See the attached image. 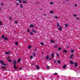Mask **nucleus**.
<instances>
[{"label": "nucleus", "instance_id": "47", "mask_svg": "<svg viewBox=\"0 0 80 80\" xmlns=\"http://www.w3.org/2000/svg\"><path fill=\"white\" fill-rule=\"evenodd\" d=\"M55 18H56V19H57V18H58V17H57V16H55Z\"/></svg>", "mask_w": 80, "mask_h": 80}, {"label": "nucleus", "instance_id": "24", "mask_svg": "<svg viewBox=\"0 0 80 80\" xmlns=\"http://www.w3.org/2000/svg\"><path fill=\"white\" fill-rule=\"evenodd\" d=\"M8 62H12V60L10 59L9 60H8Z\"/></svg>", "mask_w": 80, "mask_h": 80}, {"label": "nucleus", "instance_id": "7", "mask_svg": "<svg viewBox=\"0 0 80 80\" xmlns=\"http://www.w3.org/2000/svg\"><path fill=\"white\" fill-rule=\"evenodd\" d=\"M11 53V52L10 51H8V52H5V53L6 55H8L9 54V53Z\"/></svg>", "mask_w": 80, "mask_h": 80}, {"label": "nucleus", "instance_id": "29", "mask_svg": "<svg viewBox=\"0 0 80 80\" xmlns=\"http://www.w3.org/2000/svg\"><path fill=\"white\" fill-rule=\"evenodd\" d=\"M65 27H68V24H65Z\"/></svg>", "mask_w": 80, "mask_h": 80}, {"label": "nucleus", "instance_id": "35", "mask_svg": "<svg viewBox=\"0 0 80 80\" xmlns=\"http://www.w3.org/2000/svg\"><path fill=\"white\" fill-rule=\"evenodd\" d=\"M5 37V36H4V35H2V38H4Z\"/></svg>", "mask_w": 80, "mask_h": 80}, {"label": "nucleus", "instance_id": "20", "mask_svg": "<svg viewBox=\"0 0 80 80\" xmlns=\"http://www.w3.org/2000/svg\"><path fill=\"white\" fill-rule=\"evenodd\" d=\"M18 62H20V61H21V58H19L18 59Z\"/></svg>", "mask_w": 80, "mask_h": 80}, {"label": "nucleus", "instance_id": "14", "mask_svg": "<svg viewBox=\"0 0 80 80\" xmlns=\"http://www.w3.org/2000/svg\"><path fill=\"white\" fill-rule=\"evenodd\" d=\"M63 52L64 53H68V51L67 50H63Z\"/></svg>", "mask_w": 80, "mask_h": 80}, {"label": "nucleus", "instance_id": "13", "mask_svg": "<svg viewBox=\"0 0 80 80\" xmlns=\"http://www.w3.org/2000/svg\"><path fill=\"white\" fill-rule=\"evenodd\" d=\"M62 28L61 27H60L59 29V30H60V31H61V30H62Z\"/></svg>", "mask_w": 80, "mask_h": 80}, {"label": "nucleus", "instance_id": "34", "mask_svg": "<svg viewBox=\"0 0 80 80\" xmlns=\"http://www.w3.org/2000/svg\"><path fill=\"white\" fill-rule=\"evenodd\" d=\"M15 23L17 24V23H18V22L17 21H16L15 22Z\"/></svg>", "mask_w": 80, "mask_h": 80}, {"label": "nucleus", "instance_id": "40", "mask_svg": "<svg viewBox=\"0 0 80 80\" xmlns=\"http://www.w3.org/2000/svg\"><path fill=\"white\" fill-rule=\"evenodd\" d=\"M27 32H30V30H29V29H28V30H27Z\"/></svg>", "mask_w": 80, "mask_h": 80}, {"label": "nucleus", "instance_id": "56", "mask_svg": "<svg viewBox=\"0 0 80 80\" xmlns=\"http://www.w3.org/2000/svg\"><path fill=\"white\" fill-rule=\"evenodd\" d=\"M42 54H43V52H42Z\"/></svg>", "mask_w": 80, "mask_h": 80}, {"label": "nucleus", "instance_id": "54", "mask_svg": "<svg viewBox=\"0 0 80 80\" xmlns=\"http://www.w3.org/2000/svg\"><path fill=\"white\" fill-rule=\"evenodd\" d=\"M22 68H20V69H19L20 70H22Z\"/></svg>", "mask_w": 80, "mask_h": 80}, {"label": "nucleus", "instance_id": "15", "mask_svg": "<svg viewBox=\"0 0 80 80\" xmlns=\"http://www.w3.org/2000/svg\"><path fill=\"white\" fill-rule=\"evenodd\" d=\"M70 62L71 63V65H72V64H73V63H74V62H73L71 61H70Z\"/></svg>", "mask_w": 80, "mask_h": 80}, {"label": "nucleus", "instance_id": "55", "mask_svg": "<svg viewBox=\"0 0 80 80\" xmlns=\"http://www.w3.org/2000/svg\"><path fill=\"white\" fill-rule=\"evenodd\" d=\"M46 14H44V16H46Z\"/></svg>", "mask_w": 80, "mask_h": 80}, {"label": "nucleus", "instance_id": "25", "mask_svg": "<svg viewBox=\"0 0 80 80\" xmlns=\"http://www.w3.org/2000/svg\"><path fill=\"white\" fill-rule=\"evenodd\" d=\"M30 58L31 59H32L33 58V56H30Z\"/></svg>", "mask_w": 80, "mask_h": 80}, {"label": "nucleus", "instance_id": "51", "mask_svg": "<svg viewBox=\"0 0 80 80\" xmlns=\"http://www.w3.org/2000/svg\"><path fill=\"white\" fill-rule=\"evenodd\" d=\"M2 25V22H0V25Z\"/></svg>", "mask_w": 80, "mask_h": 80}, {"label": "nucleus", "instance_id": "62", "mask_svg": "<svg viewBox=\"0 0 80 80\" xmlns=\"http://www.w3.org/2000/svg\"><path fill=\"white\" fill-rule=\"evenodd\" d=\"M67 1L68 2L69 1V0H67Z\"/></svg>", "mask_w": 80, "mask_h": 80}, {"label": "nucleus", "instance_id": "9", "mask_svg": "<svg viewBox=\"0 0 80 80\" xmlns=\"http://www.w3.org/2000/svg\"><path fill=\"white\" fill-rule=\"evenodd\" d=\"M1 68H2V69H3V70H4L5 69V66H2Z\"/></svg>", "mask_w": 80, "mask_h": 80}, {"label": "nucleus", "instance_id": "50", "mask_svg": "<svg viewBox=\"0 0 80 80\" xmlns=\"http://www.w3.org/2000/svg\"><path fill=\"white\" fill-rule=\"evenodd\" d=\"M9 58H10V57H9V56H8V57L7 59H9Z\"/></svg>", "mask_w": 80, "mask_h": 80}, {"label": "nucleus", "instance_id": "37", "mask_svg": "<svg viewBox=\"0 0 80 80\" xmlns=\"http://www.w3.org/2000/svg\"><path fill=\"white\" fill-rule=\"evenodd\" d=\"M54 75H57L58 74L57 73H55L54 74Z\"/></svg>", "mask_w": 80, "mask_h": 80}, {"label": "nucleus", "instance_id": "27", "mask_svg": "<svg viewBox=\"0 0 80 80\" xmlns=\"http://www.w3.org/2000/svg\"><path fill=\"white\" fill-rule=\"evenodd\" d=\"M57 62L58 63H60V60H58Z\"/></svg>", "mask_w": 80, "mask_h": 80}, {"label": "nucleus", "instance_id": "57", "mask_svg": "<svg viewBox=\"0 0 80 80\" xmlns=\"http://www.w3.org/2000/svg\"><path fill=\"white\" fill-rule=\"evenodd\" d=\"M75 6H77V4H75Z\"/></svg>", "mask_w": 80, "mask_h": 80}, {"label": "nucleus", "instance_id": "1", "mask_svg": "<svg viewBox=\"0 0 80 80\" xmlns=\"http://www.w3.org/2000/svg\"><path fill=\"white\" fill-rule=\"evenodd\" d=\"M0 63H1L2 65H7V64H4L3 63V61H0Z\"/></svg>", "mask_w": 80, "mask_h": 80}, {"label": "nucleus", "instance_id": "43", "mask_svg": "<svg viewBox=\"0 0 80 80\" xmlns=\"http://www.w3.org/2000/svg\"><path fill=\"white\" fill-rule=\"evenodd\" d=\"M66 48H69V46H68L67 47H66Z\"/></svg>", "mask_w": 80, "mask_h": 80}, {"label": "nucleus", "instance_id": "53", "mask_svg": "<svg viewBox=\"0 0 80 80\" xmlns=\"http://www.w3.org/2000/svg\"><path fill=\"white\" fill-rule=\"evenodd\" d=\"M1 5H3V3H1Z\"/></svg>", "mask_w": 80, "mask_h": 80}, {"label": "nucleus", "instance_id": "33", "mask_svg": "<svg viewBox=\"0 0 80 80\" xmlns=\"http://www.w3.org/2000/svg\"><path fill=\"white\" fill-rule=\"evenodd\" d=\"M56 55H57V56H58H58H59V54L58 53H56Z\"/></svg>", "mask_w": 80, "mask_h": 80}, {"label": "nucleus", "instance_id": "10", "mask_svg": "<svg viewBox=\"0 0 80 80\" xmlns=\"http://www.w3.org/2000/svg\"><path fill=\"white\" fill-rule=\"evenodd\" d=\"M34 27V25L33 24H31L30 26V27L32 28L33 27Z\"/></svg>", "mask_w": 80, "mask_h": 80}, {"label": "nucleus", "instance_id": "38", "mask_svg": "<svg viewBox=\"0 0 80 80\" xmlns=\"http://www.w3.org/2000/svg\"><path fill=\"white\" fill-rule=\"evenodd\" d=\"M41 44L42 45H44V44H43V42H41Z\"/></svg>", "mask_w": 80, "mask_h": 80}, {"label": "nucleus", "instance_id": "32", "mask_svg": "<svg viewBox=\"0 0 80 80\" xmlns=\"http://www.w3.org/2000/svg\"><path fill=\"white\" fill-rule=\"evenodd\" d=\"M74 50H71V52L72 53H73V52H74Z\"/></svg>", "mask_w": 80, "mask_h": 80}, {"label": "nucleus", "instance_id": "44", "mask_svg": "<svg viewBox=\"0 0 80 80\" xmlns=\"http://www.w3.org/2000/svg\"><path fill=\"white\" fill-rule=\"evenodd\" d=\"M50 13H53V12L52 11H51L50 12Z\"/></svg>", "mask_w": 80, "mask_h": 80}, {"label": "nucleus", "instance_id": "49", "mask_svg": "<svg viewBox=\"0 0 80 80\" xmlns=\"http://www.w3.org/2000/svg\"><path fill=\"white\" fill-rule=\"evenodd\" d=\"M9 19L10 20H11L12 19V17H9Z\"/></svg>", "mask_w": 80, "mask_h": 80}, {"label": "nucleus", "instance_id": "52", "mask_svg": "<svg viewBox=\"0 0 80 80\" xmlns=\"http://www.w3.org/2000/svg\"><path fill=\"white\" fill-rule=\"evenodd\" d=\"M19 4H18V3H16V5H18Z\"/></svg>", "mask_w": 80, "mask_h": 80}, {"label": "nucleus", "instance_id": "16", "mask_svg": "<svg viewBox=\"0 0 80 80\" xmlns=\"http://www.w3.org/2000/svg\"><path fill=\"white\" fill-rule=\"evenodd\" d=\"M51 56L52 57V58H53V57H54V53H53L52 54Z\"/></svg>", "mask_w": 80, "mask_h": 80}, {"label": "nucleus", "instance_id": "21", "mask_svg": "<svg viewBox=\"0 0 80 80\" xmlns=\"http://www.w3.org/2000/svg\"><path fill=\"white\" fill-rule=\"evenodd\" d=\"M32 31L33 32H34V33H36L37 32V31H35L34 30L32 29Z\"/></svg>", "mask_w": 80, "mask_h": 80}, {"label": "nucleus", "instance_id": "6", "mask_svg": "<svg viewBox=\"0 0 80 80\" xmlns=\"http://www.w3.org/2000/svg\"><path fill=\"white\" fill-rule=\"evenodd\" d=\"M36 68L38 70H39L40 68V67H39V66L37 65H36Z\"/></svg>", "mask_w": 80, "mask_h": 80}, {"label": "nucleus", "instance_id": "5", "mask_svg": "<svg viewBox=\"0 0 80 80\" xmlns=\"http://www.w3.org/2000/svg\"><path fill=\"white\" fill-rule=\"evenodd\" d=\"M66 67H67V66L66 64H65L62 67V68L64 69H65V68H66Z\"/></svg>", "mask_w": 80, "mask_h": 80}, {"label": "nucleus", "instance_id": "19", "mask_svg": "<svg viewBox=\"0 0 80 80\" xmlns=\"http://www.w3.org/2000/svg\"><path fill=\"white\" fill-rule=\"evenodd\" d=\"M20 7H21V8H23V5H22V4H20Z\"/></svg>", "mask_w": 80, "mask_h": 80}, {"label": "nucleus", "instance_id": "64", "mask_svg": "<svg viewBox=\"0 0 80 80\" xmlns=\"http://www.w3.org/2000/svg\"><path fill=\"white\" fill-rule=\"evenodd\" d=\"M16 1H19L18 0H16Z\"/></svg>", "mask_w": 80, "mask_h": 80}, {"label": "nucleus", "instance_id": "46", "mask_svg": "<svg viewBox=\"0 0 80 80\" xmlns=\"http://www.w3.org/2000/svg\"><path fill=\"white\" fill-rule=\"evenodd\" d=\"M21 0H20L19 1V3H22V2H21Z\"/></svg>", "mask_w": 80, "mask_h": 80}, {"label": "nucleus", "instance_id": "23", "mask_svg": "<svg viewBox=\"0 0 80 80\" xmlns=\"http://www.w3.org/2000/svg\"><path fill=\"white\" fill-rule=\"evenodd\" d=\"M76 18L77 19V20H80V18L78 17H77Z\"/></svg>", "mask_w": 80, "mask_h": 80}, {"label": "nucleus", "instance_id": "30", "mask_svg": "<svg viewBox=\"0 0 80 80\" xmlns=\"http://www.w3.org/2000/svg\"><path fill=\"white\" fill-rule=\"evenodd\" d=\"M22 2L23 3H27V1H25Z\"/></svg>", "mask_w": 80, "mask_h": 80}, {"label": "nucleus", "instance_id": "22", "mask_svg": "<svg viewBox=\"0 0 80 80\" xmlns=\"http://www.w3.org/2000/svg\"><path fill=\"white\" fill-rule=\"evenodd\" d=\"M48 58H49V56H48L46 58V59L47 60H48Z\"/></svg>", "mask_w": 80, "mask_h": 80}, {"label": "nucleus", "instance_id": "59", "mask_svg": "<svg viewBox=\"0 0 80 80\" xmlns=\"http://www.w3.org/2000/svg\"><path fill=\"white\" fill-rule=\"evenodd\" d=\"M37 50V48H36V49H35V50Z\"/></svg>", "mask_w": 80, "mask_h": 80}, {"label": "nucleus", "instance_id": "8", "mask_svg": "<svg viewBox=\"0 0 80 80\" xmlns=\"http://www.w3.org/2000/svg\"><path fill=\"white\" fill-rule=\"evenodd\" d=\"M74 64L75 67H77V66H78V64L77 63V62H75Z\"/></svg>", "mask_w": 80, "mask_h": 80}, {"label": "nucleus", "instance_id": "12", "mask_svg": "<svg viewBox=\"0 0 80 80\" xmlns=\"http://www.w3.org/2000/svg\"><path fill=\"white\" fill-rule=\"evenodd\" d=\"M8 39V38H7L6 37H4V40H7Z\"/></svg>", "mask_w": 80, "mask_h": 80}, {"label": "nucleus", "instance_id": "26", "mask_svg": "<svg viewBox=\"0 0 80 80\" xmlns=\"http://www.w3.org/2000/svg\"><path fill=\"white\" fill-rule=\"evenodd\" d=\"M15 44L17 45L18 44V43L17 42H15Z\"/></svg>", "mask_w": 80, "mask_h": 80}, {"label": "nucleus", "instance_id": "39", "mask_svg": "<svg viewBox=\"0 0 80 80\" xmlns=\"http://www.w3.org/2000/svg\"><path fill=\"white\" fill-rule=\"evenodd\" d=\"M30 34H31V35H33V33H32V32H31L30 33Z\"/></svg>", "mask_w": 80, "mask_h": 80}, {"label": "nucleus", "instance_id": "31", "mask_svg": "<svg viewBox=\"0 0 80 80\" xmlns=\"http://www.w3.org/2000/svg\"><path fill=\"white\" fill-rule=\"evenodd\" d=\"M33 55L34 57H35V52H33Z\"/></svg>", "mask_w": 80, "mask_h": 80}, {"label": "nucleus", "instance_id": "4", "mask_svg": "<svg viewBox=\"0 0 80 80\" xmlns=\"http://www.w3.org/2000/svg\"><path fill=\"white\" fill-rule=\"evenodd\" d=\"M13 64L14 65H16V64H17V61H14L13 62Z\"/></svg>", "mask_w": 80, "mask_h": 80}, {"label": "nucleus", "instance_id": "18", "mask_svg": "<svg viewBox=\"0 0 80 80\" xmlns=\"http://www.w3.org/2000/svg\"><path fill=\"white\" fill-rule=\"evenodd\" d=\"M31 47H32L31 46V45H29L28 47V48L29 49H30V48H31Z\"/></svg>", "mask_w": 80, "mask_h": 80}, {"label": "nucleus", "instance_id": "58", "mask_svg": "<svg viewBox=\"0 0 80 80\" xmlns=\"http://www.w3.org/2000/svg\"><path fill=\"white\" fill-rule=\"evenodd\" d=\"M52 60V59H51V58H50L49 59V60Z\"/></svg>", "mask_w": 80, "mask_h": 80}, {"label": "nucleus", "instance_id": "42", "mask_svg": "<svg viewBox=\"0 0 80 80\" xmlns=\"http://www.w3.org/2000/svg\"><path fill=\"white\" fill-rule=\"evenodd\" d=\"M58 46V45H56V46H54V47H55V48H57V47Z\"/></svg>", "mask_w": 80, "mask_h": 80}, {"label": "nucleus", "instance_id": "48", "mask_svg": "<svg viewBox=\"0 0 80 80\" xmlns=\"http://www.w3.org/2000/svg\"><path fill=\"white\" fill-rule=\"evenodd\" d=\"M56 60H54V63H56Z\"/></svg>", "mask_w": 80, "mask_h": 80}, {"label": "nucleus", "instance_id": "41", "mask_svg": "<svg viewBox=\"0 0 80 80\" xmlns=\"http://www.w3.org/2000/svg\"><path fill=\"white\" fill-rule=\"evenodd\" d=\"M50 4H53V2H50Z\"/></svg>", "mask_w": 80, "mask_h": 80}, {"label": "nucleus", "instance_id": "36", "mask_svg": "<svg viewBox=\"0 0 80 80\" xmlns=\"http://www.w3.org/2000/svg\"><path fill=\"white\" fill-rule=\"evenodd\" d=\"M73 16H74V17H76V16H77V14H74L73 15Z\"/></svg>", "mask_w": 80, "mask_h": 80}, {"label": "nucleus", "instance_id": "60", "mask_svg": "<svg viewBox=\"0 0 80 80\" xmlns=\"http://www.w3.org/2000/svg\"><path fill=\"white\" fill-rule=\"evenodd\" d=\"M38 3V2H37L36 3V4H37Z\"/></svg>", "mask_w": 80, "mask_h": 80}, {"label": "nucleus", "instance_id": "45", "mask_svg": "<svg viewBox=\"0 0 80 80\" xmlns=\"http://www.w3.org/2000/svg\"><path fill=\"white\" fill-rule=\"evenodd\" d=\"M47 68L48 69H49V67H48V66H47Z\"/></svg>", "mask_w": 80, "mask_h": 80}, {"label": "nucleus", "instance_id": "61", "mask_svg": "<svg viewBox=\"0 0 80 80\" xmlns=\"http://www.w3.org/2000/svg\"><path fill=\"white\" fill-rule=\"evenodd\" d=\"M32 65H34V63H32Z\"/></svg>", "mask_w": 80, "mask_h": 80}, {"label": "nucleus", "instance_id": "63", "mask_svg": "<svg viewBox=\"0 0 80 80\" xmlns=\"http://www.w3.org/2000/svg\"><path fill=\"white\" fill-rule=\"evenodd\" d=\"M22 0V1H24V0Z\"/></svg>", "mask_w": 80, "mask_h": 80}, {"label": "nucleus", "instance_id": "28", "mask_svg": "<svg viewBox=\"0 0 80 80\" xmlns=\"http://www.w3.org/2000/svg\"><path fill=\"white\" fill-rule=\"evenodd\" d=\"M57 24L58 25L57 26V27H58L60 26V24H59V23H57Z\"/></svg>", "mask_w": 80, "mask_h": 80}, {"label": "nucleus", "instance_id": "11", "mask_svg": "<svg viewBox=\"0 0 80 80\" xmlns=\"http://www.w3.org/2000/svg\"><path fill=\"white\" fill-rule=\"evenodd\" d=\"M62 48L61 47L58 48V50H61Z\"/></svg>", "mask_w": 80, "mask_h": 80}, {"label": "nucleus", "instance_id": "17", "mask_svg": "<svg viewBox=\"0 0 80 80\" xmlns=\"http://www.w3.org/2000/svg\"><path fill=\"white\" fill-rule=\"evenodd\" d=\"M51 42L52 43H55V41H53L52 39H51Z\"/></svg>", "mask_w": 80, "mask_h": 80}, {"label": "nucleus", "instance_id": "2", "mask_svg": "<svg viewBox=\"0 0 80 80\" xmlns=\"http://www.w3.org/2000/svg\"><path fill=\"white\" fill-rule=\"evenodd\" d=\"M18 67H17L16 66V65H14V69H17V68H18Z\"/></svg>", "mask_w": 80, "mask_h": 80}, {"label": "nucleus", "instance_id": "3", "mask_svg": "<svg viewBox=\"0 0 80 80\" xmlns=\"http://www.w3.org/2000/svg\"><path fill=\"white\" fill-rule=\"evenodd\" d=\"M73 55L72 54L71 55H70L69 57L70 58H71V59H72V58H73Z\"/></svg>", "mask_w": 80, "mask_h": 80}]
</instances>
